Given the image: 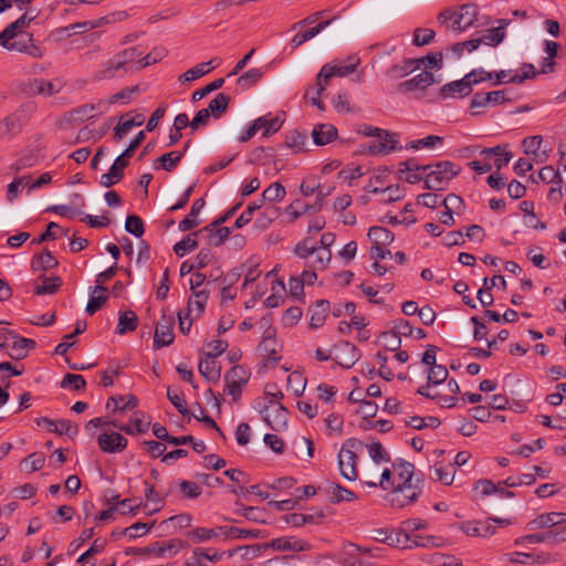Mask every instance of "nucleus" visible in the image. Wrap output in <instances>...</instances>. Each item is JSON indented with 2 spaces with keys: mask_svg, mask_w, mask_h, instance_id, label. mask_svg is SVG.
I'll list each match as a JSON object with an SVG mask.
<instances>
[{
  "mask_svg": "<svg viewBox=\"0 0 566 566\" xmlns=\"http://www.w3.org/2000/svg\"><path fill=\"white\" fill-rule=\"evenodd\" d=\"M230 97L223 93H218L209 103L207 109L214 118H220L228 109Z\"/></svg>",
  "mask_w": 566,
  "mask_h": 566,
  "instance_id": "obj_41",
  "label": "nucleus"
},
{
  "mask_svg": "<svg viewBox=\"0 0 566 566\" xmlns=\"http://www.w3.org/2000/svg\"><path fill=\"white\" fill-rule=\"evenodd\" d=\"M209 298V292L207 290H200L198 292H192V296L188 301L187 305V315H193L195 317H199L201 313L205 311L206 303Z\"/></svg>",
  "mask_w": 566,
  "mask_h": 566,
  "instance_id": "obj_25",
  "label": "nucleus"
},
{
  "mask_svg": "<svg viewBox=\"0 0 566 566\" xmlns=\"http://www.w3.org/2000/svg\"><path fill=\"white\" fill-rule=\"evenodd\" d=\"M106 292H107V289L101 284L96 285L93 289V292H92L93 295L88 300V303L85 308L87 314L93 315L103 306V304L108 298Z\"/></svg>",
  "mask_w": 566,
  "mask_h": 566,
  "instance_id": "obj_32",
  "label": "nucleus"
},
{
  "mask_svg": "<svg viewBox=\"0 0 566 566\" xmlns=\"http://www.w3.org/2000/svg\"><path fill=\"white\" fill-rule=\"evenodd\" d=\"M200 233H208V240L210 245L219 247L221 245L230 235V229L227 227L209 226L202 228Z\"/></svg>",
  "mask_w": 566,
  "mask_h": 566,
  "instance_id": "obj_27",
  "label": "nucleus"
},
{
  "mask_svg": "<svg viewBox=\"0 0 566 566\" xmlns=\"http://www.w3.org/2000/svg\"><path fill=\"white\" fill-rule=\"evenodd\" d=\"M107 22L108 21L106 18H99V19L92 20V21H84V22H77V23L70 24V25L65 27L64 30L69 34H81L88 30L99 28Z\"/></svg>",
  "mask_w": 566,
  "mask_h": 566,
  "instance_id": "obj_43",
  "label": "nucleus"
},
{
  "mask_svg": "<svg viewBox=\"0 0 566 566\" xmlns=\"http://www.w3.org/2000/svg\"><path fill=\"white\" fill-rule=\"evenodd\" d=\"M497 22H499V27H495V28H492V29H489L485 31V33L481 38L482 43H485L491 46H495L504 40V38H505L504 29H505V27L509 25L510 21L506 19H500Z\"/></svg>",
  "mask_w": 566,
  "mask_h": 566,
  "instance_id": "obj_26",
  "label": "nucleus"
},
{
  "mask_svg": "<svg viewBox=\"0 0 566 566\" xmlns=\"http://www.w3.org/2000/svg\"><path fill=\"white\" fill-rule=\"evenodd\" d=\"M326 493L328 494L329 502L333 504H337L344 501L352 502L357 499L353 491L337 483L329 484V486L326 489Z\"/></svg>",
  "mask_w": 566,
  "mask_h": 566,
  "instance_id": "obj_24",
  "label": "nucleus"
},
{
  "mask_svg": "<svg viewBox=\"0 0 566 566\" xmlns=\"http://www.w3.org/2000/svg\"><path fill=\"white\" fill-rule=\"evenodd\" d=\"M138 317L133 311L122 312L118 317V324L116 327V333L119 335H124L127 332H133L137 328Z\"/></svg>",
  "mask_w": 566,
  "mask_h": 566,
  "instance_id": "obj_38",
  "label": "nucleus"
},
{
  "mask_svg": "<svg viewBox=\"0 0 566 566\" xmlns=\"http://www.w3.org/2000/svg\"><path fill=\"white\" fill-rule=\"evenodd\" d=\"M200 232H192L188 234L186 238L180 240L174 245V252L178 256H184L187 252L193 251L198 247L197 235Z\"/></svg>",
  "mask_w": 566,
  "mask_h": 566,
  "instance_id": "obj_48",
  "label": "nucleus"
},
{
  "mask_svg": "<svg viewBox=\"0 0 566 566\" xmlns=\"http://www.w3.org/2000/svg\"><path fill=\"white\" fill-rule=\"evenodd\" d=\"M329 310V302L321 300L316 302L315 307L312 310L310 326L312 328L322 327L326 319V313Z\"/></svg>",
  "mask_w": 566,
  "mask_h": 566,
  "instance_id": "obj_40",
  "label": "nucleus"
},
{
  "mask_svg": "<svg viewBox=\"0 0 566 566\" xmlns=\"http://www.w3.org/2000/svg\"><path fill=\"white\" fill-rule=\"evenodd\" d=\"M434 82L433 74L428 72L427 70H423L421 73L416 75L415 77L407 80L405 82H401L398 85L399 92H411L415 90H426Z\"/></svg>",
  "mask_w": 566,
  "mask_h": 566,
  "instance_id": "obj_18",
  "label": "nucleus"
},
{
  "mask_svg": "<svg viewBox=\"0 0 566 566\" xmlns=\"http://www.w3.org/2000/svg\"><path fill=\"white\" fill-rule=\"evenodd\" d=\"M123 177L124 171L119 170L118 168L112 165L108 172L101 176L99 184L105 188H109L113 185L117 184Z\"/></svg>",
  "mask_w": 566,
  "mask_h": 566,
  "instance_id": "obj_64",
  "label": "nucleus"
},
{
  "mask_svg": "<svg viewBox=\"0 0 566 566\" xmlns=\"http://www.w3.org/2000/svg\"><path fill=\"white\" fill-rule=\"evenodd\" d=\"M205 207V200L202 198L195 200L192 203L189 214L179 222L180 231H188L199 224L197 217Z\"/></svg>",
  "mask_w": 566,
  "mask_h": 566,
  "instance_id": "obj_37",
  "label": "nucleus"
},
{
  "mask_svg": "<svg viewBox=\"0 0 566 566\" xmlns=\"http://www.w3.org/2000/svg\"><path fill=\"white\" fill-rule=\"evenodd\" d=\"M179 489L186 499L195 500L200 496L201 489L200 486L193 482L188 480H182L179 482Z\"/></svg>",
  "mask_w": 566,
  "mask_h": 566,
  "instance_id": "obj_63",
  "label": "nucleus"
},
{
  "mask_svg": "<svg viewBox=\"0 0 566 566\" xmlns=\"http://www.w3.org/2000/svg\"><path fill=\"white\" fill-rule=\"evenodd\" d=\"M191 521H192V517L190 514L182 513V514L174 515V516L163 521L159 526L169 528V526L171 525L174 527V530L186 528V527L190 526Z\"/></svg>",
  "mask_w": 566,
  "mask_h": 566,
  "instance_id": "obj_54",
  "label": "nucleus"
},
{
  "mask_svg": "<svg viewBox=\"0 0 566 566\" xmlns=\"http://www.w3.org/2000/svg\"><path fill=\"white\" fill-rule=\"evenodd\" d=\"M544 448V439L538 438L533 443L523 444L514 450L509 451L510 454L530 457L536 450H541Z\"/></svg>",
  "mask_w": 566,
  "mask_h": 566,
  "instance_id": "obj_62",
  "label": "nucleus"
},
{
  "mask_svg": "<svg viewBox=\"0 0 566 566\" xmlns=\"http://www.w3.org/2000/svg\"><path fill=\"white\" fill-rule=\"evenodd\" d=\"M423 60L407 59L401 64H396L387 70V75L390 78L397 80L405 77L416 70L422 69Z\"/></svg>",
  "mask_w": 566,
  "mask_h": 566,
  "instance_id": "obj_19",
  "label": "nucleus"
},
{
  "mask_svg": "<svg viewBox=\"0 0 566 566\" xmlns=\"http://www.w3.org/2000/svg\"><path fill=\"white\" fill-rule=\"evenodd\" d=\"M145 484V497L147 503L154 504V507L149 511L150 514H154L163 509L165 505L164 499L156 492L154 485L149 484L147 481Z\"/></svg>",
  "mask_w": 566,
  "mask_h": 566,
  "instance_id": "obj_53",
  "label": "nucleus"
},
{
  "mask_svg": "<svg viewBox=\"0 0 566 566\" xmlns=\"http://www.w3.org/2000/svg\"><path fill=\"white\" fill-rule=\"evenodd\" d=\"M478 18V7L473 3L461 6L457 10L447 9L438 15V21L447 29L463 31L474 24Z\"/></svg>",
  "mask_w": 566,
  "mask_h": 566,
  "instance_id": "obj_4",
  "label": "nucleus"
},
{
  "mask_svg": "<svg viewBox=\"0 0 566 566\" xmlns=\"http://www.w3.org/2000/svg\"><path fill=\"white\" fill-rule=\"evenodd\" d=\"M144 123L143 115H136L133 119L119 122L115 127L114 138L119 142L133 127L140 126Z\"/></svg>",
  "mask_w": 566,
  "mask_h": 566,
  "instance_id": "obj_50",
  "label": "nucleus"
},
{
  "mask_svg": "<svg viewBox=\"0 0 566 566\" xmlns=\"http://www.w3.org/2000/svg\"><path fill=\"white\" fill-rule=\"evenodd\" d=\"M364 442L349 438L345 440L338 452V468L344 479L348 481H356L358 479V457L356 450H361Z\"/></svg>",
  "mask_w": 566,
  "mask_h": 566,
  "instance_id": "obj_6",
  "label": "nucleus"
},
{
  "mask_svg": "<svg viewBox=\"0 0 566 566\" xmlns=\"http://www.w3.org/2000/svg\"><path fill=\"white\" fill-rule=\"evenodd\" d=\"M254 408H256L263 416V420L266 424H286L287 423V410L286 408L275 398H260L254 401Z\"/></svg>",
  "mask_w": 566,
  "mask_h": 566,
  "instance_id": "obj_8",
  "label": "nucleus"
},
{
  "mask_svg": "<svg viewBox=\"0 0 566 566\" xmlns=\"http://www.w3.org/2000/svg\"><path fill=\"white\" fill-rule=\"evenodd\" d=\"M442 143V137L436 135H429L424 138L410 142L406 147L408 149L418 150L420 148H433L436 145Z\"/></svg>",
  "mask_w": 566,
  "mask_h": 566,
  "instance_id": "obj_60",
  "label": "nucleus"
},
{
  "mask_svg": "<svg viewBox=\"0 0 566 566\" xmlns=\"http://www.w3.org/2000/svg\"><path fill=\"white\" fill-rule=\"evenodd\" d=\"M285 195V188L280 182H274L263 191L261 201H281Z\"/></svg>",
  "mask_w": 566,
  "mask_h": 566,
  "instance_id": "obj_57",
  "label": "nucleus"
},
{
  "mask_svg": "<svg viewBox=\"0 0 566 566\" xmlns=\"http://www.w3.org/2000/svg\"><path fill=\"white\" fill-rule=\"evenodd\" d=\"M212 61L200 63L179 76V81L182 83L191 82L209 73L213 66H210Z\"/></svg>",
  "mask_w": 566,
  "mask_h": 566,
  "instance_id": "obj_44",
  "label": "nucleus"
},
{
  "mask_svg": "<svg viewBox=\"0 0 566 566\" xmlns=\"http://www.w3.org/2000/svg\"><path fill=\"white\" fill-rule=\"evenodd\" d=\"M394 472L398 475V484L411 483L415 476V465L408 461L399 460L392 463Z\"/></svg>",
  "mask_w": 566,
  "mask_h": 566,
  "instance_id": "obj_35",
  "label": "nucleus"
},
{
  "mask_svg": "<svg viewBox=\"0 0 566 566\" xmlns=\"http://www.w3.org/2000/svg\"><path fill=\"white\" fill-rule=\"evenodd\" d=\"M29 86L30 91L34 94L52 96L62 90L63 84L59 80L46 81L43 78H34L30 82Z\"/></svg>",
  "mask_w": 566,
  "mask_h": 566,
  "instance_id": "obj_20",
  "label": "nucleus"
},
{
  "mask_svg": "<svg viewBox=\"0 0 566 566\" xmlns=\"http://www.w3.org/2000/svg\"><path fill=\"white\" fill-rule=\"evenodd\" d=\"M313 140L318 146H324L335 140L337 137V128L332 124H318L314 126L312 132Z\"/></svg>",
  "mask_w": 566,
  "mask_h": 566,
  "instance_id": "obj_21",
  "label": "nucleus"
},
{
  "mask_svg": "<svg viewBox=\"0 0 566 566\" xmlns=\"http://www.w3.org/2000/svg\"><path fill=\"white\" fill-rule=\"evenodd\" d=\"M432 471H433V474L431 475L432 480L439 481V482L443 483L444 485L452 484V482L454 480L455 470L453 469V467L451 464L447 468H443L441 465H434L432 468Z\"/></svg>",
  "mask_w": 566,
  "mask_h": 566,
  "instance_id": "obj_52",
  "label": "nucleus"
},
{
  "mask_svg": "<svg viewBox=\"0 0 566 566\" xmlns=\"http://www.w3.org/2000/svg\"><path fill=\"white\" fill-rule=\"evenodd\" d=\"M387 501L392 507L401 509L416 502V493L406 496L397 486H395L388 494Z\"/></svg>",
  "mask_w": 566,
  "mask_h": 566,
  "instance_id": "obj_46",
  "label": "nucleus"
},
{
  "mask_svg": "<svg viewBox=\"0 0 566 566\" xmlns=\"http://www.w3.org/2000/svg\"><path fill=\"white\" fill-rule=\"evenodd\" d=\"M306 386V379L300 371H293L287 377V389L291 390L295 396L303 394Z\"/></svg>",
  "mask_w": 566,
  "mask_h": 566,
  "instance_id": "obj_55",
  "label": "nucleus"
},
{
  "mask_svg": "<svg viewBox=\"0 0 566 566\" xmlns=\"http://www.w3.org/2000/svg\"><path fill=\"white\" fill-rule=\"evenodd\" d=\"M185 151H170L161 155L157 158L156 163H159L166 171H171L184 157Z\"/></svg>",
  "mask_w": 566,
  "mask_h": 566,
  "instance_id": "obj_56",
  "label": "nucleus"
},
{
  "mask_svg": "<svg viewBox=\"0 0 566 566\" xmlns=\"http://www.w3.org/2000/svg\"><path fill=\"white\" fill-rule=\"evenodd\" d=\"M398 139L397 135L381 129V134L376 136V140L369 143L365 148L368 154H388L396 149Z\"/></svg>",
  "mask_w": 566,
  "mask_h": 566,
  "instance_id": "obj_14",
  "label": "nucleus"
},
{
  "mask_svg": "<svg viewBox=\"0 0 566 566\" xmlns=\"http://www.w3.org/2000/svg\"><path fill=\"white\" fill-rule=\"evenodd\" d=\"M259 349L263 353V355L272 360H279V350L280 345L277 340L272 336V331L268 329L265 332V336L261 344L259 345Z\"/></svg>",
  "mask_w": 566,
  "mask_h": 566,
  "instance_id": "obj_31",
  "label": "nucleus"
},
{
  "mask_svg": "<svg viewBox=\"0 0 566 566\" xmlns=\"http://www.w3.org/2000/svg\"><path fill=\"white\" fill-rule=\"evenodd\" d=\"M333 359L344 368H352L360 358L359 349L349 342H342L334 347Z\"/></svg>",
  "mask_w": 566,
  "mask_h": 566,
  "instance_id": "obj_11",
  "label": "nucleus"
},
{
  "mask_svg": "<svg viewBox=\"0 0 566 566\" xmlns=\"http://www.w3.org/2000/svg\"><path fill=\"white\" fill-rule=\"evenodd\" d=\"M481 155H483L486 159L491 158L492 156L495 157L494 165L497 170L505 167L510 160L512 159V154L506 151L502 146H495L492 148H484L481 150Z\"/></svg>",
  "mask_w": 566,
  "mask_h": 566,
  "instance_id": "obj_30",
  "label": "nucleus"
},
{
  "mask_svg": "<svg viewBox=\"0 0 566 566\" xmlns=\"http://www.w3.org/2000/svg\"><path fill=\"white\" fill-rule=\"evenodd\" d=\"M263 76L261 69H250L239 76L237 84L242 90L250 88L252 85L258 83Z\"/></svg>",
  "mask_w": 566,
  "mask_h": 566,
  "instance_id": "obj_49",
  "label": "nucleus"
},
{
  "mask_svg": "<svg viewBox=\"0 0 566 566\" xmlns=\"http://www.w3.org/2000/svg\"><path fill=\"white\" fill-rule=\"evenodd\" d=\"M269 548H272V549L279 551V552H285V551L303 552V551H308L311 548V546L308 543H306L302 539H298L294 536H284V537H279V538L272 539L266 543H262V544L238 546L233 549L227 551V556L232 557L237 551L245 549L247 554L243 555V559H254L258 556H260L262 554V552H264Z\"/></svg>",
  "mask_w": 566,
  "mask_h": 566,
  "instance_id": "obj_2",
  "label": "nucleus"
},
{
  "mask_svg": "<svg viewBox=\"0 0 566 566\" xmlns=\"http://www.w3.org/2000/svg\"><path fill=\"white\" fill-rule=\"evenodd\" d=\"M460 171V166L449 160L431 165L424 175V186L430 190H443Z\"/></svg>",
  "mask_w": 566,
  "mask_h": 566,
  "instance_id": "obj_7",
  "label": "nucleus"
},
{
  "mask_svg": "<svg viewBox=\"0 0 566 566\" xmlns=\"http://www.w3.org/2000/svg\"><path fill=\"white\" fill-rule=\"evenodd\" d=\"M174 319L163 316L157 323L154 334V347L160 348L170 345L174 342Z\"/></svg>",
  "mask_w": 566,
  "mask_h": 566,
  "instance_id": "obj_15",
  "label": "nucleus"
},
{
  "mask_svg": "<svg viewBox=\"0 0 566 566\" xmlns=\"http://www.w3.org/2000/svg\"><path fill=\"white\" fill-rule=\"evenodd\" d=\"M332 258V252L327 248H315L313 255L308 261V266L314 270H323L327 266Z\"/></svg>",
  "mask_w": 566,
  "mask_h": 566,
  "instance_id": "obj_42",
  "label": "nucleus"
},
{
  "mask_svg": "<svg viewBox=\"0 0 566 566\" xmlns=\"http://www.w3.org/2000/svg\"><path fill=\"white\" fill-rule=\"evenodd\" d=\"M12 344L10 346L11 352L9 353L10 357L13 359H22L27 356L28 350L33 348L35 343L32 339L19 337L12 338Z\"/></svg>",
  "mask_w": 566,
  "mask_h": 566,
  "instance_id": "obj_36",
  "label": "nucleus"
},
{
  "mask_svg": "<svg viewBox=\"0 0 566 566\" xmlns=\"http://www.w3.org/2000/svg\"><path fill=\"white\" fill-rule=\"evenodd\" d=\"M492 78L493 73L485 72L484 70H473L467 75H464L463 78L443 85L440 90L441 96L446 98L468 96L469 94H471L473 85Z\"/></svg>",
  "mask_w": 566,
  "mask_h": 566,
  "instance_id": "obj_5",
  "label": "nucleus"
},
{
  "mask_svg": "<svg viewBox=\"0 0 566 566\" xmlns=\"http://www.w3.org/2000/svg\"><path fill=\"white\" fill-rule=\"evenodd\" d=\"M56 259L50 251H45L40 255H35L31 262V266L34 271H43L57 266Z\"/></svg>",
  "mask_w": 566,
  "mask_h": 566,
  "instance_id": "obj_47",
  "label": "nucleus"
},
{
  "mask_svg": "<svg viewBox=\"0 0 566 566\" xmlns=\"http://www.w3.org/2000/svg\"><path fill=\"white\" fill-rule=\"evenodd\" d=\"M186 536L190 542L198 544L217 538L221 536V534L219 532V526L213 528L195 527L193 530L187 532Z\"/></svg>",
  "mask_w": 566,
  "mask_h": 566,
  "instance_id": "obj_29",
  "label": "nucleus"
},
{
  "mask_svg": "<svg viewBox=\"0 0 566 566\" xmlns=\"http://www.w3.org/2000/svg\"><path fill=\"white\" fill-rule=\"evenodd\" d=\"M127 439L115 431H105L98 434L97 444L104 453H120L127 447Z\"/></svg>",
  "mask_w": 566,
  "mask_h": 566,
  "instance_id": "obj_13",
  "label": "nucleus"
},
{
  "mask_svg": "<svg viewBox=\"0 0 566 566\" xmlns=\"http://www.w3.org/2000/svg\"><path fill=\"white\" fill-rule=\"evenodd\" d=\"M61 279L59 276L44 277L43 284L38 285L34 290L35 294H53L61 286Z\"/></svg>",
  "mask_w": 566,
  "mask_h": 566,
  "instance_id": "obj_59",
  "label": "nucleus"
},
{
  "mask_svg": "<svg viewBox=\"0 0 566 566\" xmlns=\"http://www.w3.org/2000/svg\"><path fill=\"white\" fill-rule=\"evenodd\" d=\"M21 130V119L17 114H10L0 122V136L11 138Z\"/></svg>",
  "mask_w": 566,
  "mask_h": 566,
  "instance_id": "obj_33",
  "label": "nucleus"
},
{
  "mask_svg": "<svg viewBox=\"0 0 566 566\" xmlns=\"http://www.w3.org/2000/svg\"><path fill=\"white\" fill-rule=\"evenodd\" d=\"M359 64L360 59L357 55H349L345 60H334L324 64L316 75L317 94L322 95L325 92L333 77H345L354 73Z\"/></svg>",
  "mask_w": 566,
  "mask_h": 566,
  "instance_id": "obj_3",
  "label": "nucleus"
},
{
  "mask_svg": "<svg viewBox=\"0 0 566 566\" xmlns=\"http://www.w3.org/2000/svg\"><path fill=\"white\" fill-rule=\"evenodd\" d=\"M219 532L223 539L227 538H260L263 537L262 531L260 530H245L234 526H219Z\"/></svg>",
  "mask_w": 566,
  "mask_h": 566,
  "instance_id": "obj_22",
  "label": "nucleus"
},
{
  "mask_svg": "<svg viewBox=\"0 0 566 566\" xmlns=\"http://www.w3.org/2000/svg\"><path fill=\"white\" fill-rule=\"evenodd\" d=\"M32 43V35L29 33L20 34L18 38L13 40H7L3 41V43H0L3 48L11 50V51H18V52H28V49H30V45Z\"/></svg>",
  "mask_w": 566,
  "mask_h": 566,
  "instance_id": "obj_45",
  "label": "nucleus"
},
{
  "mask_svg": "<svg viewBox=\"0 0 566 566\" xmlns=\"http://www.w3.org/2000/svg\"><path fill=\"white\" fill-rule=\"evenodd\" d=\"M199 373L209 381H217L221 376V369L214 357L202 355L199 363Z\"/></svg>",
  "mask_w": 566,
  "mask_h": 566,
  "instance_id": "obj_23",
  "label": "nucleus"
},
{
  "mask_svg": "<svg viewBox=\"0 0 566 566\" xmlns=\"http://www.w3.org/2000/svg\"><path fill=\"white\" fill-rule=\"evenodd\" d=\"M493 523L506 526L510 524V521L494 517L488 518L486 521L468 522L462 526V530L470 536L486 537L495 533V526Z\"/></svg>",
  "mask_w": 566,
  "mask_h": 566,
  "instance_id": "obj_12",
  "label": "nucleus"
},
{
  "mask_svg": "<svg viewBox=\"0 0 566 566\" xmlns=\"http://www.w3.org/2000/svg\"><path fill=\"white\" fill-rule=\"evenodd\" d=\"M510 101L506 97L505 91H493L489 93H476L470 103V112L471 115L478 116L481 114L479 108L486 107V106H496L504 104L505 102Z\"/></svg>",
  "mask_w": 566,
  "mask_h": 566,
  "instance_id": "obj_10",
  "label": "nucleus"
},
{
  "mask_svg": "<svg viewBox=\"0 0 566 566\" xmlns=\"http://www.w3.org/2000/svg\"><path fill=\"white\" fill-rule=\"evenodd\" d=\"M364 447L367 448L369 457L376 462V463H382V462H389L390 457L388 452L385 450V448L381 446L378 441H371L368 444L364 443Z\"/></svg>",
  "mask_w": 566,
  "mask_h": 566,
  "instance_id": "obj_51",
  "label": "nucleus"
},
{
  "mask_svg": "<svg viewBox=\"0 0 566 566\" xmlns=\"http://www.w3.org/2000/svg\"><path fill=\"white\" fill-rule=\"evenodd\" d=\"M254 123H259V130L262 129L263 135L269 136L276 133L281 128L283 120L280 118V116L264 115L254 119Z\"/></svg>",
  "mask_w": 566,
  "mask_h": 566,
  "instance_id": "obj_39",
  "label": "nucleus"
},
{
  "mask_svg": "<svg viewBox=\"0 0 566 566\" xmlns=\"http://www.w3.org/2000/svg\"><path fill=\"white\" fill-rule=\"evenodd\" d=\"M566 522V514L560 512L544 513L527 523V528L535 531L545 527H555Z\"/></svg>",
  "mask_w": 566,
  "mask_h": 566,
  "instance_id": "obj_17",
  "label": "nucleus"
},
{
  "mask_svg": "<svg viewBox=\"0 0 566 566\" xmlns=\"http://www.w3.org/2000/svg\"><path fill=\"white\" fill-rule=\"evenodd\" d=\"M226 392L237 400L241 396L242 384L247 381L245 371L242 367L235 366L226 375Z\"/></svg>",
  "mask_w": 566,
  "mask_h": 566,
  "instance_id": "obj_16",
  "label": "nucleus"
},
{
  "mask_svg": "<svg viewBox=\"0 0 566 566\" xmlns=\"http://www.w3.org/2000/svg\"><path fill=\"white\" fill-rule=\"evenodd\" d=\"M139 55L140 53L136 48L118 51L101 66L94 78L96 81H107L125 76L127 73L135 71L136 57Z\"/></svg>",
  "mask_w": 566,
  "mask_h": 566,
  "instance_id": "obj_1",
  "label": "nucleus"
},
{
  "mask_svg": "<svg viewBox=\"0 0 566 566\" xmlns=\"http://www.w3.org/2000/svg\"><path fill=\"white\" fill-rule=\"evenodd\" d=\"M138 92H139L138 85H135L132 87H125L122 91L113 94L109 97L108 103L109 104H127L132 99L133 94L138 93Z\"/></svg>",
  "mask_w": 566,
  "mask_h": 566,
  "instance_id": "obj_61",
  "label": "nucleus"
},
{
  "mask_svg": "<svg viewBox=\"0 0 566 566\" xmlns=\"http://www.w3.org/2000/svg\"><path fill=\"white\" fill-rule=\"evenodd\" d=\"M186 544L181 539H170L168 542H156L146 547H130L126 551V555L156 554L165 557L167 553L176 555Z\"/></svg>",
  "mask_w": 566,
  "mask_h": 566,
  "instance_id": "obj_9",
  "label": "nucleus"
},
{
  "mask_svg": "<svg viewBox=\"0 0 566 566\" xmlns=\"http://www.w3.org/2000/svg\"><path fill=\"white\" fill-rule=\"evenodd\" d=\"M137 405V399L134 396H120L118 398L112 397L107 400L106 408L113 412H124L134 409Z\"/></svg>",
  "mask_w": 566,
  "mask_h": 566,
  "instance_id": "obj_34",
  "label": "nucleus"
},
{
  "mask_svg": "<svg viewBox=\"0 0 566 566\" xmlns=\"http://www.w3.org/2000/svg\"><path fill=\"white\" fill-rule=\"evenodd\" d=\"M367 237L371 242V245H389L395 240V234L390 230L379 226L369 228Z\"/></svg>",
  "mask_w": 566,
  "mask_h": 566,
  "instance_id": "obj_28",
  "label": "nucleus"
},
{
  "mask_svg": "<svg viewBox=\"0 0 566 566\" xmlns=\"http://www.w3.org/2000/svg\"><path fill=\"white\" fill-rule=\"evenodd\" d=\"M448 369L442 365H436L428 370V384L427 385H441L448 378Z\"/></svg>",
  "mask_w": 566,
  "mask_h": 566,
  "instance_id": "obj_58",
  "label": "nucleus"
}]
</instances>
